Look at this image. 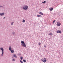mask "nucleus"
Instances as JSON below:
<instances>
[{"label": "nucleus", "mask_w": 63, "mask_h": 63, "mask_svg": "<svg viewBox=\"0 0 63 63\" xmlns=\"http://www.w3.org/2000/svg\"><path fill=\"white\" fill-rule=\"evenodd\" d=\"M13 23H14V22H12V23H11V25H13Z\"/></svg>", "instance_id": "obj_22"}, {"label": "nucleus", "mask_w": 63, "mask_h": 63, "mask_svg": "<svg viewBox=\"0 0 63 63\" xmlns=\"http://www.w3.org/2000/svg\"><path fill=\"white\" fill-rule=\"evenodd\" d=\"M39 45H41V43H39Z\"/></svg>", "instance_id": "obj_24"}, {"label": "nucleus", "mask_w": 63, "mask_h": 63, "mask_svg": "<svg viewBox=\"0 0 63 63\" xmlns=\"http://www.w3.org/2000/svg\"><path fill=\"white\" fill-rule=\"evenodd\" d=\"M39 14H40V15H43V13L42 12H39Z\"/></svg>", "instance_id": "obj_10"}, {"label": "nucleus", "mask_w": 63, "mask_h": 63, "mask_svg": "<svg viewBox=\"0 0 63 63\" xmlns=\"http://www.w3.org/2000/svg\"><path fill=\"white\" fill-rule=\"evenodd\" d=\"M55 20H54L53 22V23H54V22H55Z\"/></svg>", "instance_id": "obj_20"}, {"label": "nucleus", "mask_w": 63, "mask_h": 63, "mask_svg": "<svg viewBox=\"0 0 63 63\" xmlns=\"http://www.w3.org/2000/svg\"><path fill=\"white\" fill-rule=\"evenodd\" d=\"M23 62L24 63L26 62V61L25 60H23Z\"/></svg>", "instance_id": "obj_15"}, {"label": "nucleus", "mask_w": 63, "mask_h": 63, "mask_svg": "<svg viewBox=\"0 0 63 63\" xmlns=\"http://www.w3.org/2000/svg\"><path fill=\"white\" fill-rule=\"evenodd\" d=\"M3 18H5V17H4Z\"/></svg>", "instance_id": "obj_27"}, {"label": "nucleus", "mask_w": 63, "mask_h": 63, "mask_svg": "<svg viewBox=\"0 0 63 63\" xmlns=\"http://www.w3.org/2000/svg\"><path fill=\"white\" fill-rule=\"evenodd\" d=\"M37 17H42V16H41V15H38L37 16Z\"/></svg>", "instance_id": "obj_7"}, {"label": "nucleus", "mask_w": 63, "mask_h": 63, "mask_svg": "<svg viewBox=\"0 0 63 63\" xmlns=\"http://www.w3.org/2000/svg\"><path fill=\"white\" fill-rule=\"evenodd\" d=\"M4 13H1L0 14V16H4Z\"/></svg>", "instance_id": "obj_8"}, {"label": "nucleus", "mask_w": 63, "mask_h": 63, "mask_svg": "<svg viewBox=\"0 0 63 63\" xmlns=\"http://www.w3.org/2000/svg\"><path fill=\"white\" fill-rule=\"evenodd\" d=\"M20 62H21V63H23V62H22V61L21 60H20Z\"/></svg>", "instance_id": "obj_17"}, {"label": "nucleus", "mask_w": 63, "mask_h": 63, "mask_svg": "<svg viewBox=\"0 0 63 63\" xmlns=\"http://www.w3.org/2000/svg\"><path fill=\"white\" fill-rule=\"evenodd\" d=\"M56 25L58 26H60L61 25V23L59 22H57Z\"/></svg>", "instance_id": "obj_5"}, {"label": "nucleus", "mask_w": 63, "mask_h": 63, "mask_svg": "<svg viewBox=\"0 0 63 63\" xmlns=\"http://www.w3.org/2000/svg\"><path fill=\"white\" fill-rule=\"evenodd\" d=\"M53 8H51L50 9H49V10L50 11H52L53 10Z\"/></svg>", "instance_id": "obj_9"}, {"label": "nucleus", "mask_w": 63, "mask_h": 63, "mask_svg": "<svg viewBox=\"0 0 63 63\" xmlns=\"http://www.w3.org/2000/svg\"><path fill=\"white\" fill-rule=\"evenodd\" d=\"M23 9L25 10L28 9V6L27 5H25L23 7Z\"/></svg>", "instance_id": "obj_3"}, {"label": "nucleus", "mask_w": 63, "mask_h": 63, "mask_svg": "<svg viewBox=\"0 0 63 63\" xmlns=\"http://www.w3.org/2000/svg\"><path fill=\"white\" fill-rule=\"evenodd\" d=\"M22 58H23L22 57H21V60H22Z\"/></svg>", "instance_id": "obj_21"}, {"label": "nucleus", "mask_w": 63, "mask_h": 63, "mask_svg": "<svg viewBox=\"0 0 63 63\" xmlns=\"http://www.w3.org/2000/svg\"><path fill=\"white\" fill-rule=\"evenodd\" d=\"M21 45L22 46L24 47H26V46L25 44V43L24 42V41H21Z\"/></svg>", "instance_id": "obj_1"}, {"label": "nucleus", "mask_w": 63, "mask_h": 63, "mask_svg": "<svg viewBox=\"0 0 63 63\" xmlns=\"http://www.w3.org/2000/svg\"><path fill=\"white\" fill-rule=\"evenodd\" d=\"M45 47H46V46L45 45H44Z\"/></svg>", "instance_id": "obj_23"}, {"label": "nucleus", "mask_w": 63, "mask_h": 63, "mask_svg": "<svg viewBox=\"0 0 63 63\" xmlns=\"http://www.w3.org/2000/svg\"><path fill=\"white\" fill-rule=\"evenodd\" d=\"M9 50H10V51H11V50H12V48H11V47H10L9 48Z\"/></svg>", "instance_id": "obj_13"}, {"label": "nucleus", "mask_w": 63, "mask_h": 63, "mask_svg": "<svg viewBox=\"0 0 63 63\" xmlns=\"http://www.w3.org/2000/svg\"><path fill=\"white\" fill-rule=\"evenodd\" d=\"M13 56L14 57H16H16H16V54H14Z\"/></svg>", "instance_id": "obj_11"}, {"label": "nucleus", "mask_w": 63, "mask_h": 63, "mask_svg": "<svg viewBox=\"0 0 63 63\" xmlns=\"http://www.w3.org/2000/svg\"><path fill=\"white\" fill-rule=\"evenodd\" d=\"M12 61H15V60L14 59H12Z\"/></svg>", "instance_id": "obj_19"}, {"label": "nucleus", "mask_w": 63, "mask_h": 63, "mask_svg": "<svg viewBox=\"0 0 63 63\" xmlns=\"http://www.w3.org/2000/svg\"><path fill=\"white\" fill-rule=\"evenodd\" d=\"M0 7H2V6H0Z\"/></svg>", "instance_id": "obj_26"}, {"label": "nucleus", "mask_w": 63, "mask_h": 63, "mask_svg": "<svg viewBox=\"0 0 63 63\" xmlns=\"http://www.w3.org/2000/svg\"><path fill=\"white\" fill-rule=\"evenodd\" d=\"M0 49L2 51L1 56H2L4 54V49L3 48H0Z\"/></svg>", "instance_id": "obj_4"}, {"label": "nucleus", "mask_w": 63, "mask_h": 63, "mask_svg": "<svg viewBox=\"0 0 63 63\" xmlns=\"http://www.w3.org/2000/svg\"><path fill=\"white\" fill-rule=\"evenodd\" d=\"M56 32L57 33H61V31H59V30L57 31Z\"/></svg>", "instance_id": "obj_6"}, {"label": "nucleus", "mask_w": 63, "mask_h": 63, "mask_svg": "<svg viewBox=\"0 0 63 63\" xmlns=\"http://www.w3.org/2000/svg\"><path fill=\"white\" fill-rule=\"evenodd\" d=\"M22 22H25V20L24 19L22 21Z\"/></svg>", "instance_id": "obj_18"}, {"label": "nucleus", "mask_w": 63, "mask_h": 63, "mask_svg": "<svg viewBox=\"0 0 63 63\" xmlns=\"http://www.w3.org/2000/svg\"><path fill=\"white\" fill-rule=\"evenodd\" d=\"M14 50H11V52H12V53H13V52H14Z\"/></svg>", "instance_id": "obj_14"}, {"label": "nucleus", "mask_w": 63, "mask_h": 63, "mask_svg": "<svg viewBox=\"0 0 63 63\" xmlns=\"http://www.w3.org/2000/svg\"><path fill=\"white\" fill-rule=\"evenodd\" d=\"M49 35H53V34L51 33H49Z\"/></svg>", "instance_id": "obj_16"}, {"label": "nucleus", "mask_w": 63, "mask_h": 63, "mask_svg": "<svg viewBox=\"0 0 63 63\" xmlns=\"http://www.w3.org/2000/svg\"><path fill=\"white\" fill-rule=\"evenodd\" d=\"M13 34H15V32H14L13 33Z\"/></svg>", "instance_id": "obj_25"}, {"label": "nucleus", "mask_w": 63, "mask_h": 63, "mask_svg": "<svg viewBox=\"0 0 63 63\" xmlns=\"http://www.w3.org/2000/svg\"><path fill=\"white\" fill-rule=\"evenodd\" d=\"M41 60H42V62H44V63H46V62H47V59L46 58H42Z\"/></svg>", "instance_id": "obj_2"}, {"label": "nucleus", "mask_w": 63, "mask_h": 63, "mask_svg": "<svg viewBox=\"0 0 63 63\" xmlns=\"http://www.w3.org/2000/svg\"><path fill=\"white\" fill-rule=\"evenodd\" d=\"M46 0H45V1H44L43 2H42V3H43V4H45L46 3Z\"/></svg>", "instance_id": "obj_12"}]
</instances>
